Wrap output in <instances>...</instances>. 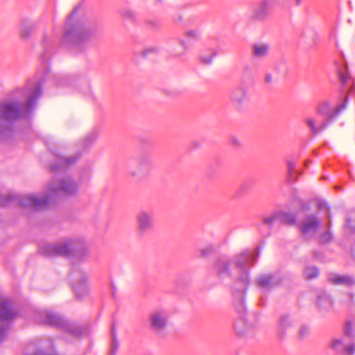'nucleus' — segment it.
I'll return each instance as SVG.
<instances>
[{
  "instance_id": "nucleus-10",
  "label": "nucleus",
  "mask_w": 355,
  "mask_h": 355,
  "mask_svg": "<svg viewBox=\"0 0 355 355\" xmlns=\"http://www.w3.org/2000/svg\"><path fill=\"white\" fill-rule=\"evenodd\" d=\"M272 0H259L251 6V18L256 21H264L268 16L271 8Z\"/></svg>"
},
{
  "instance_id": "nucleus-50",
  "label": "nucleus",
  "mask_w": 355,
  "mask_h": 355,
  "mask_svg": "<svg viewBox=\"0 0 355 355\" xmlns=\"http://www.w3.org/2000/svg\"><path fill=\"white\" fill-rule=\"evenodd\" d=\"M293 1L296 6H299L302 4L303 0H293Z\"/></svg>"
},
{
  "instance_id": "nucleus-3",
  "label": "nucleus",
  "mask_w": 355,
  "mask_h": 355,
  "mask_svg": "<svg viewBox=\"0 0 355 355\" xmlns=\"http://www.w3.org/2000/svg\"><path fill=\"white\" fill-rule=\"evenodd\" d=\"M260 248L258 246L253 251H244L234 257L235 266L239 270L240 277L235 281L232 287L233 305L239 315V318L234 322V329L236 334L239 336L250 334L254 327L246 322V308L245 305V292L250 284V277L248 268L254 265L260 254Z\"/></svg>"
},
{
  "instance_id": "nucleus-52",
  "label": "nucleus",
  "mask_w": 355,
  "mask_h": 355,
  "mask_svg": "<svg viewBox=\"0 0 355 355\" xmlns=\"http://www.w3.org/2000/svg\"><path fill=\"white\" fill-rule=\"evenodd\" d=\"M269 235V232H267L266 234L263 235V236H268Z\"/></svg>"
},
{
  "instance_id": "nucleus-41",
  "label": "nucleus",
  "mask_w": 355,
  "mask_h": 355,
  "mask_svg": "<svg viewBox=\"0 0 355 355\" xmlns=\"http://www.w3.org/2000/svg\"><path fill=\"white\" fill-rule=\"evenodd\" d=\"M352 327L351 322H347L344 329V333L345 336L348 337L352 336Z\"/></svg>"
},
{
  "instance_id": "nucleus-20",
  "label": "nucleus",
  "mask_w": 355,
  "mask_h": 355,
  "mask_svg": "<svg viewBox=\"0 0 355 355\" xmlns=\"http://www.w3.org/2000/svg\"><path fill=\"white\" fill-rule=\"evenodd\" d=\"M278 221L286 225H295L297 223V215L291 211H278Z\"/></svg>"
},
{
  "instance_id": "nucleus-26",
  "label": "nucleus",
  "mask_w": 355,
  "mask_h": 355,
  "mask_svg": "<svg viewBox=\"0 0 355 355\" xmlns=\"http://www.w3.org/2000/svg\"><path fill=\"white\" fill-rule=\"evenodd\" d=\"M320 273L318 268L313 266H307L304 268L303 275L305 279L311 280L318 277Z\"/></svg>"
},
{
  "instance_id": "nucleus-17",
  "label": "nucleus",
  "mask_w": 355,
  "mask_h": 355,
  "mask_svg": "<svg viewBox=\"0 0 355 355\" xmlns=\"http://www.w3.org/2000/svg\"><path fill=\"white\" fill-rule=\"evenodd\" d=\"M230 265V261L225 259H220L214 264L213 267L214 272L221 281L231 277Z\"/></svg>"
},
{
  "instance_id": "nucleus-8",
  "label": "nucleus",
  "mask_w": 355,
  "mask_h": 355,
  "mask_svg": "<svg viewBox=\"0 0 355 355\" xmlns=\"http://www.w3.org/2000/svg\"><path fill=\"white\" fill-rule=\"evenodd\" d=\"M168 314L165 309H155L148 316V328L158 337H162L168 327Z\"/></svg>"
},
{
  "instance_id": "nucleus-51",
  "label": "nucleus",
  "mask_w": 355,
  "mask_h": 355,
  "mask_svg": "<svg viewBox=\"0 0 355 355\" xmlns=\"http://www.w3.org/2000/svg\"><path fill=\"white\" fill-rule=\"evenodd\" d=\"M72 241L67 239V241H65L64 242L62 243L61 244H64V245H67V244H71Z\"/></svg>"
},
{
  "instance_id": "nucleus-49",
  "label": "nucleus",
  "mask_w": 355,
  "mask_h": 355,
  "mask_svg": "<svg viewBox=\"0 0 355 355\" xmlns=\"http://www.w3.org/2000/svg\"><path fill=\"white\" fill-rule=\"evenodd\" d=\"M232 143L235 145V146H239L240 145V141L238 139L236 138H233L232 139Z\"/></svg>"
},
{
  "instance_id": "nucleus-5",
  "label": "nucleus",
  "mask_w": 355,
  "mask_h": 355,
  "mask_svg": "<svg viewBox=\"0 0 355 355\" xmlns=\"http://www.w3.org/2000/svg\"><path fill=\"white\" fill-rule=\"evenodd\" d=\"M80 6H76L69 15L65 23V33L62 44L78 51L84 50L92 38V33L79 21H74V16Z\"/></svg>"
},
{
  "instance_id": "nucleus-25",
  "label": "nucleus",
  "mask_w": 355,
  "mask_h": 355,
  "mask_svg": "<svg viewBox=\"0 0 355 355\" xmlns=\"http://www.w3.org/2000/svg\"><path fill=\"white\" fill-rule=\"evenodd\" d=\"M217 53L214 49H209L206 51H201L199 55L202 63L209 65L212 63L213 59L216 57Z\"/></svg>"
},
{
  "instance_id": "nucleus-9",
  "label": "nucleus",
  "mask_w": 355,
  "mask_h": 355,
  "mask_svg": "<svg viewBox=\"0 0 355 355\" xmlns=\"http://www.w3.org/2000/svg\"><path fill=\"white\" fill-rule=\"evenodd\" d=\"M17 313L12 310V302L9 300L0 301V343L8 336L10 328L9 321L15 318Z\"/></svg>"
},
{
  "instance_id": "nucleus-27",
  "label": "nucleus",
  "mask_w": 355,
  "mask_h": 355,
  "mask_svg": "<svg viewBox=\"0 0 355 355\" xmlns=\"http://www.w3.org/2000/svg\"><path fill=\"white\" fill-rule=\"evenodd\" d=\"M33 25L27 22L23 23L19 28V35L24 39H28L30 37L33 30Z\"/></svg>"
},
{
  "instance_id": "nucleus-39",
  "label": "nucleus",
  "mask_w": 355,
  "mask_h": 355,
  "mask_svg": "<svg viewBox=\"0 0 355 355\" xmlns=\"http://www.w3.org/2000/svg\"><path fill=\"white\" fill-rule=\"evenodd\" d=\"M146 24L149 28L152 29L157 28L159 26V21L155 19H148L146 21Z\"/></svg>"
},
{
  "instance_id": "nucleus-4",
  "label": "nucleus",
  "mask_w": 355,
  "mask_h": 355,
  "mask_svg": "<svg viewBox=\"0 0 355 355\" xmlns=\"http://www.w3.org/2000/svg\"><path fill=\"white\" fill-rule=\"evenodd\" d=\"M347 96H344L340 103L336 106H332L328 101L321 102L316 108L318 117L307 116L304 119V123L309 128L311 133L318 135L326 130L347 108Z\"/></svg>"
},
{
  "instance_id": "nucleus-46",
  "label": "nucleus",
  "mask_w": 355,
  "mask_h": 355,
  "mask_svg": "<svg viewBox=\"0 0 355 355\" xmlns=\"http://www.w3.org/2000/svg\"><path fill=\"white\" fill-rule=\"evenodd\" d=\"M322 239L324 242H330L332 240V236L329 232H327L322 236Z\"/></svg>"
},
{
  "instance_id": "nucleus-13",
  "label": "nucleus",
  "mask_w": 355,
  "mask_h": 355,
  "mask_svg": "<svg viewBox=\"0 0 355 355\" xmlns=\"http://www.w3.org/2000/svg\"><path fill=\"white\" fill-rule=\"evenodd\" d=\"M136 222L138 230L145 232L155 227L153 213L147 210H141L136 216Z\"/></svg>"
},
{
  "instance_id": "nucleus-29",
  "label": "nucleus",
  "mask_w": 355,
  "mask_h": 355,
  "mask_svg": "<svg viewBox=\"0 0 355 355\" xmlns=\"http://www.w3.org/2000/svg\"><path fill=\"white\" fill-rule=\"evenodd\" d=\"M111 331L112 340L111 343L110 355H116L119 347V343L116 338V327L114 323L112 324Z\"/></svg>"
},
{
  "instance_id": "nucleus-30",
  "label": "nucleus",
  "mask_w": 355,
  "mask_h": 355,
  "mask_svg": "<svg viewBox=\"0 0 355 355\" xmlns=\"http://www.w3.org/2000/svg\"><path fill=\"white\" fill-rule=\"evenodd\" d=\"M98 133L96 130H93L89 132L84 139L83 146L85 148H89L92 145L97 139Z\"/></svg>"
},
{
  "instance_id": "nucleus-42",
  "label": "nucleus",
  "mask_w": 355,
  "mask_h": 355,
  "mask_svg": "<svg viewBox=\"0 0 355 355\" xmlns=\"http://www.w3.org/2000/svg\"><path fill=\"white\" fill-rule=\"evenodd\" d=\"M83 92L85 96H89L92 95V92L89 84H87V83H84V84L83 85Z\"/></svg>"
},
{
  "instance_id": "nucleus-28",
  "label": "nucleus",
  "mask_w": 355,
  "mask_h": 355,
  "mask_svg": "<svg viewBox=\"0 0 355 355\" xmlns=\"http://www.w3.org/2000/svg\"><path fill=\"white\" fill-rule=\"evenodd\" d=\"M278 220L277 211L274 212L268 216H265L262 218V225L271 228L276 221Z\"/></svg>"
},
{
  "instance_id": "nucleus-15",
  "label": "nucleus",
  "mask_w": 355,
  "mask_h": 355,
  "mask_svg": "<svg viewBox=\"0 0 355 355\" xmlns=\"http://www.w3.org/2000/svg\"><path fill=\"white\" fill-rule=\"evenodd\" d=\"M255 283L259 288L267 291H270L279 284V283L275 281V276L272 273H266L259 275L255 279Z\"/></svg>"
},
{
  "instance_id": "nucleus-34",
  "label": "nucleus",
  "mask_w": 355,
  "mask_h": 355,
  "mask_svg": "<svg viewBox=\"0 0 355 355\" xmlns=\"http://www.w3.org/2000/svg\"><path fill=\"white\" fill-rule=\"evenodd\" d=\"M160 49L158 45L149 46L143 50L142 54L144 56H147L150 54L157 53L160 51Z\"/></svg>"
},
{
  "instance_id": "nucleus-1",
  "label": "nucleus",
  "mask_w": 355,
  "mask_h": 355,
  "mask_svg": "<svg viewBox=\"0 0 355 355\" xmlns=\"http://www.w3.org/2000/svg\"><path fill=\"white\" fill-rule=\"evenodd\" d=\"M44 52L41 59L43 65L35 77L28 80L24 88L13 91L8 98L0 102V136L4 137L10 132L12 125L19 119L26 116L36 106L42 94L43 86L51 83L57 87H69V92L80 86V83L71 76L53 73L47 64L48 57Z\"/></svg>"
},
{
  "instance_id": "nucleus-16",
  "label": "nucleus",
  "mask_w": 355,
  "mask_h": 355,
  "mask_svg": "<svg viewBox=\"0 0 355 355\" xmlns=\"http://www.w3.org/2000/svg\"><path fill=\"white\" fill-rule=\"evenodd\" d=\"M328 281L334 285H342L350 287L355 285V279L351 275H340L336 272L329 273L328 275Z\"/></svg>"
},
{
  "instance_id": "nucleus-32",
  "label": "nucleus",
  "mask_w": 355,
  "mask_h": 355,
  "mask_svg": "<svg viewBox=\"0 0 355 355\" xmlns=\"http://www.w3.org/2000/svg\"><path fill=\"white\" fill-rule=\"evenodd\" d=\"M150 167L151 164L149 159H145L139 162V169L141 171L144 173H147L150 171Z\"/></svg>"
},
{
  "instance_id": "nucleus-18",
  "label": "nucleus",
  "mask_w": 355,
  "mask_h": 355,
  "mask_svg": "<svg viewBox=\"0 0 355 355\" xmlns=\"http://www.w3.org/2000/svg\"><path fill=\"white\" fill-rule=\"evenodd\" d=\"M333 300L330 295L325 291L318 293L316 305L321 311H329L333 307Z\"/></svg>"
},
{
  "instance_id": "nucleus-48",
  "label": "nucleus",
  "mask_w": 355,
  "mask_h": 355,
  "mask_svg": "<svg viewBox=\"0 0 355 355\" xmlns=\"http://www.w3.org/2000/svg\"><path fill=\"white\" fill-rule=\"evenodd\" d=\"M300 207L302 210H308L310 208L309 204L303 200H300Z\"/></svg>"
},
{
  "instance_id": "nucleus-37",
  "label": "nucleus",
  "mask_w": 355,
  "mask_h": 355,
  "mask_svg": "<svg viewBox=\"0 0 355 355\" xmlns=\"http://www.w3.org/2000/svg\"><path fill=\"white\" fill-rule=\"evenodd\" d=\"M309 331H310V329H309V326H307L306 324H302L300 326L299 331H298L299 336L301 338H304L309 334Z\"/></svg>"
},
{
  "instance_id": "nucleus-31",
  "label": "nucleus",
  "mask_w": 355,
  "mask_h": 355,
  "mask_svg": "<svg viewBox=\"0 0 355 355\" xmlns=\"http://www.w3.org/2000/svg\"><path fill=\"white\" fill-rule=\"evenodd\" d=\"M345 346L344 342L341 338L333 340L331 344V347L337 352H343Z\"/></svg>"
},
{
  "instance_id": "nucleus-6",
  "label": "nucleus",
  "mask_w": 355,
  "mask_h": 355,
  "mask_svg": "<svg viewBox=\"0 0 355 355\" xmlns=\"http://www.w3.org/2000/svg\"><path fill=\"white\" fill-rule=\"evenodd\" d=\"M37 252L44 257H62L78 261L89 255L87 245H40Z\"/></svg>"
},
{
  "instance_id": "nucleus-7",
  "label": "nucleus",
  "mask_w": 355,
  "mask_h": 355,
  "mask_svg": "<svg viewBox=\"0 0 355 355\" xmlns=\"http://www.w3.org/2000/svg\"><path fill=\"white\" fill-rule=\"evenodd\" d=\"M70 282L76 297L83 300L89 295V287L85 272L76 264L72 265L69 274Z\"/></svg>"
},
{
  "instance_id": "nucleus-53",
  "label": "nucleus",
  "mask_w": 355,
  "mask_h": 355,
  "mask_svg": "<svg viewBox=\"0 0 355 355\" xmlns=\"http://www.w3.org/2000/svg\"><path fill=\"white\" fill-rule=\"evenodd\" d=\"M182 46H184V49H186V46H185L184 42H182Z\"/></svg>"
},
{
  "instance_id": "nucleus-44",
  "label": "nucleus",
  "mask_w": 355,
  "mask_h": 355,
  "mask_svg": "<svg viewBox=\"0 0 355 355\" xmlns=\"http://www.w3.org/2000/svg\"><path fill=\"white\" fill-rule=\"evenodd\" d=\"M343 352H345L346 354H353L355 352L354 345L345 346Z\"/></svg>"
},
{
  "instance_id": "nucleus-21",
  "label": "nucleus",
  "mask_w": 355,
  "mask_h": 355,
  "mask_svg": "<svg viewBox=\"0 0 355 355\" xmlns=\"http://www.w3.org/2000/svg\"><path fill=\"white\" fill-rule=\"evenodd\" d=\"M270 45L267 43H256L252 48V54L256 58H263L268 56Z\"/></svg>"
},
{
  "instance_id": "nucleus-2",
  "label": "nucleus",
  "mask_w": 355,
  "mask_h": 355,
  "mask_svg": "<svg viewBox=\"0 0 355 355\" xmlns=\"http://www.w3.org/2000/svg\"><path fill=\"white\" fill-rule=\"evenodd\" d=\"M78 156L66 157L55 155V162L51 164L50 170L55 177L42 194L15 195L0 194V207L17 202L24 208L40 211L48 207L50 202L56 197L69 196L78 191V185L69 177H62L67 168L76 162Z\"/></svg>"
},
{
  "instance_id": "nucleus-11",
  "label": "nucleus",
  "mask_w": 355,
  "mask_h": 355,
  "mask_svg": "<svg viewBox=\"0 0 355 355\" xmlns=\"http://www.w3.org/2000/svg\"><path fill=\"white\" fill-rule=\"evenodd\" d=\"M336 70L340 83L343 87L345 92L352 93L354 89V81L348 71L347 64L344 60H341L336 64Z\"/></svg>"
},
{
  "instance_id": "nucleus-45",
  "label": "nucleus",
  "mask_w": 355,
  "mask_h": 355,
  "mask_svg": "<svg viewBox=\"0 0 355 355\" xmlns=\"http://www.w3.org/2000/svg\"><path fill=\"white\" fill-rule=\"evenodd\" d=\"M264 81L267 85H270L273 82V77L272 73H267L264 77Z\"/></svg>"
},
{
  "instance_id": "nucleus-14",
  "label": "nucleus",
  "mask_w": 355,
  "mask_h": 355,
  "mask_svg": "<svg viewBox=\"0 0 355 355\" xmlns=\"http://www.w3.org/2000/svg\"><path fill=\"white\" fill-rule=\"evenodd\" d=\"M230 100L236 109H241L248 100L247 89L242 85L236 87L231 92Z\"/></svg>"
},
{
  "instance_id": "nucleus-36",
  "label": "nucleus",
  "mask_w": 355,
  "mask_h": 355,
  "mask_svg": "<svg viewBox=\"0 0 355 355\" xmlns=\"http://www.w3.org/2000/svg\"><path fill=\"white\" fill-rule=\"evenodd\" d=\"M313 257L316 261L320 262H325L327 261L326 254L321 250H315L313 251Z\"/></svg>"
},
{
  "instance_id": "nucleus-22",
  "label": "nucleus",
  "mask_w": 355,
  "mask_h": 355,
  "mask_svg": "<svg viewBox=\"0 0 355 355\" xmlns=\"http://www.w3.org/2000/svg\"><path fill=\"white\" fill-rule=\"evenodd\" d=\"M293 325L292 320L288 315H283L279 318L277 332L279 336L283 337L286 335V330Z\"/></svg>"
},
{
  "instance_id": "nucleus-24",
  "label": "nucleus",
  "mask_w": 355,
  "mask_h": 355,
  "mask_svg": "<svg viewBox=\"0 0 355 355\" xmlns=\"http://www.w3.org/2000/svg\"><path fill=\"white\" fill-rule=\"evenodd\" d=\"M346 234H355V210L349 212L344 225Z\"/></svg>"
},
{
  "instance_id": "nucleus-38",
  "label": "nucleus",
  "mask_w": 355,
  "mask_h": 355,
  "mask_svg": "<svg viewBox=\"0 0 355 355\" xmlns=\"http://www.w3.org/2000/svg\"><path fill=\"white\" fill-rule=\"evenodd\" d=\"M288 174L290 178H293V173L295 168V163L292 160L287 161Z\"/></svg>"
},
{
  "instance_id": "nucleus-35",
  "label": "nucleus",
  "mask_w": 355,
  "mask_h": 355,
  "mask_svg": "<svg viewBox=\"0 0 355 355\" xmlns=\"http://www.w3.org/2000/svg\"><path fill=\"white\" fill-rule=\"evenodd\" d=\"M121 15L125 18L134 20L136 18V13L130 9H122L120 10Z\"/></svg>"
},
{
  "instance_id": "nucleus-40",
  "label": "nucleus",
  "mask_w": 355,
  "mask_h": 355,
  "mask_svg": "<svg viewBox=\"0 0 355 355\" xmlns=\"http://www.w3.org/2000/svg\"><path fill=\"white\" fill-rule=\"evenodd\" d=\"M92 175L91 169L86 168L82 172L81 181H87L90 179Z\"/></svg>"
},
{
  "instance_id": "nucleus-19",
  "label": "nucleus",
  "mask_w": 355,
  "mask_h": 355,
  "mask_svg": "<svg viewBox=\"0 0 355 355\" xmlns=\"http://www.w3.org/2000/svg\"><path fill=\"white\" fill-rule=\"evenodd\" d=\"M62 329L75 338H79L87 332L85 327L76 323L70 322L67 320Z\"/></svg>"
},
{
  "instance_id": "nucleus-33",
  "label": "nucleus",
  "mask_w": 355,
  "mask_h": 355,
  "mask_svg": "<svg viewBox=\"0 0 355 355\" xmlns=\"http://www.w3.org/2000/svg\"><path fill=\"white\" fill-rule=\"evenodd\" d=\"M200 31L198 29L189 30L186 33V37L189 40H198L200 38Z\"/></svg>"
},
{
  "instance_id": "nucleus-43",
  "label": "nucleus",
  "mask_w": 355,
  "mask_h": 355,
  "mask_svg": "<svg viewBox=\"0 0 355 355\" xmlns=\"http://www.w3.org/2000/svg\"><path fill=\"white\" fill-rule=\"evenodd\" d=\"M212 252H213V248H212L211 245H209L206 248L203 249L201 251V254L202 257H208V256L211 255Z\"/></svg>"
},
{
  "instance_id": "nucleus-12",
  "label": "nucleus",
  "mask_w": 355,
  "mask_h": 355,
  "mask_svg": "<svg viewBox=\"0 0 355 355\" xmlns=\"http://www.w3.org/2000/svg\"><path fill=\"white\" fill-rule=\"evenodd\" d=\"M321 225V220L317 214L306 216L300 224V230L306 236L313 235Z\"/></svg>"
},
{
  "instance_id": "nucleus-47",
  "label": "nucleus",
  "mask_w": 355,
  "mask_h": 355,
  "mask_svg": "<svg viewBox=\"0 0 355 355\" xmlns=\"http://www.w3.org/2000/svg\"><path fill=\"white\" fill-rule=\"evenodd\" d=\"M318 207L319 209H322L324 207H326L327 209H329V207L327 205V203L326 202H323V201L318 202Z\"/></svg>"
},
{
  "instance_id": "nucleus-23",
  "label": "nucleus",
  "mask_w": 355,
  "mask_h": 355,
  "mask_svg": "<svg viewBox=\"0 0 355 355\" xmlns=\"http://www.w3.org/2000/svg\"><path fill=\"white\" fill-rule=\"evenodd\" d=\"M66 320L60 315L51 313H46L45 315V323L50 326H55L58 328H62Z\"/></svg>"
}]
</instances>
